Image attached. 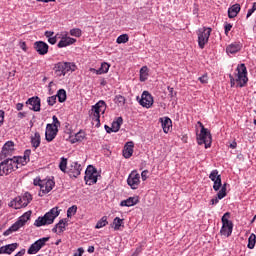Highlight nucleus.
<instances>
[{
  "instance_id": "f257e3e1",
  "label": "nucleus",
  "mask_w": 256,
  "mask_h": 256,
  "mask_svg": "<svg viewBox=\"0 0 256 256\" xmlns=\"http://www.w3.org/2000/svg\"><path fill=\"white\" fill-rule=\"evenodd\" d=\"M229 77L231 87H245L249 81V78L247 77V66H245V64L238 65L234 75L230 74Z\"/></svg>"
},
{
  "instance_id": "f03ea898",
  "label": "nucleus",
  "mask_w": 256,
  "mask_h": 256,
  "mask_svg": "<svg viewBox=\"0 0 256 256\" xmlns=\"http://www.w3.org/2000/svg\"><path fill=\"white\" fill-rule=\"evenodd\" d=\"M59 217V208L54 207L49 212H47L44 216L38 217L34 225L35 227H43L45 225H53L55 223V219Z\"/></svg>"
},
{
  "instance_id": "7ed1b4c3",
  "label": "nucleus",
  "mask_w": 256,
  "mask_h": 256,
  "mask_svg": "<svg viewBox=\"0 0 256 256\" xmlns=\"http://www.w3.org/2000/svg\"><path fill=\"white\" fill-rule=\"evenodd\" d=\"M106 109L107 104L103 100H100L98 103L92 106V109L89 113L93 124L96 125V127H99L101 125V113H105Z\"/></svg>"
},
{
  "instance_id": "20e7f679",
  "label": "nucleus",
  "mask_w": 256,
  "mask_h": 256,
  "mask_svg": "<svg viewBox=\"0 0 256 256\" xmlns=\"http://www.w3.org/2000/svg\"><path fill=\"white\" fill-rule=\"evenodd\" d=\"M77 71V65L73 62H58L54 66V73L56 77H65L67 73Z\"/></svg>"
},
{
  "instance_id": "39448f33",
  "label": "nucleus",
  "mask_w": 256,
  "mask_h": 256,
  "mask_svg": "<svg viewBox=\"0 0 256 256\" xmlns=\"http://www.w3.org/2000/svg\"><path fill=\"white\" fill-rule=\"evenodd\" d=\"M31 219V211L24 213L22 216L19 217L18 221H16L9 229H7L3 235L4 237H8L15 233L16 231L20 230L21 227H24L25 223H27Z\"/></svg>"
},
{
  "instance_id": "423d86ee",
  "label": "nucleus",
  "mask_w": 256,
  "mask_h": 256,
  "mask_svg": "<svg viewBox=\"0 0 256 256\" xmlns=\"http://www.w3.org/2000/svg\"><path fill=\"white\" fill-rule=\"evenodd\" d=\"M198 124L201 127L200 134L197 136L198 145H205V149H209V147H211V143H213L211 132L205 128L203 123L198 122Z\"/></svg>"
},
{
  "instance_id": "0eeeda50",
  "label": "nucleus",
  "mask_w": 256,
  "mask_h": 256,
  "mask_svg": "<svg viewBox=\"0 0 256 256\" xmlns=\"http://www.w3.org/2000/svg\"><path fill=\"white\" fill-rule=\"evenodd\" d=\"M31 201H33V196L29 192H26L22 197L18 196L13 199L8 205L13 209H21L27 207Z\"/></svg>"
},
{
  "instance_id": "6e6552de",
  "label": "nucleus",
  "mask_w": 256,
  "mask_h": 256,
  "mask_svg": "<svg viewBox=\"0 0 256 256\" xmlns=\"http://www.w3.org/2000/svg\"><path fill=\"white\" fill-rule=\"evenodd\" d=\"M231 218V213L226 212L222 216V227L220 229V234L224 237H231V233H233V222L229 219Z\"/></svg>"
},
{
  "instance_id": "1a4fd4ad",
  "label": "nucleus",
  "mask_w": 256,
  "mask_h": 256,
  "mask_svg": "<svg viewBox=\"0 0 256 256\" xmlns=\"http://www.w3.org/2000/svg\"><path fill=\"white\" fill-rule=\"evenodd\" d=\"M211 31H213V29L209 27H202L197 30L198 47L200 49H205V45L209 43V37H211Z\"/></svg>"
},
{
  "instance_id": "9d476101",
  "label": "nucleus",
  "mask_w": 256,
  "mask_h": 256,
  "mask_svg": "<svg viewBox=\"0 0 256 256\" xmlns=\"http://www.w3.org/2000/svg\"><path fill=\"white\" fill-rule=\"evenodd\" d=\"M47 241H49V237H43L35 241L27 250L28 255H37V252L41 251V249L45 247Z\"/></svg>"
},
{
  "instance_id": "9b49d317",
  "label": "nucleus",
  "mask_w": 256,
  "mask_h": 256,
  "mask_svg": "<svg viewBox=\"0 0 256 256\" xmlns=\"http://www.w3.org/2000/svg\"><path fill=\"white\" fill-rule=\"evenodd\" d=\"M84 181L86 185H95L97 183V169L93 166H89L85 171Z\"/></svg>"
},
{
  "instance_id": "f8f14e48",
  "label": "nucleus",
  "mask_w": 256,
  "mask_h": 256,
  "mask_svg": "<svg viewBox=\"0 0 256 256\" xmlns=\"http://www.w3.org/2000/svg\"><path fill=\"white\" fill-rule=\"evenodd\" d=\"M127 184L131 189H139V185L141 184V175L137 173L136 170H133L127 178Z\"/></svg>"
},
{
  "instance_id": "ddd939ff",
  "label": "nucleus",
  "mask_w": 256,
  "mask_h": 256,
  "mask_svg": "<svg viewBox=\"0 0 256 256\" xmlns=\"http://www.w3.org/2000/svg\"><path fill=\"white\" fill-rule=\"evenodd\" d=\"M2 164V174L9 175L13 173V171H17V166L13 158H8L1 162Z\"/></svg>"
},
{
  "instance_id": "4468645a",
  "label": "nucleus",
  "mask_w": 256,
  "mask_h": 256,
  "mask_svg": "<svg viewBox=\"0 0 256 256\" xmlns=\"http://www.w3.org/2000/svg\"><path fill=\"white\" fill-rule=\"evenodd\" d=\"M53 187H55V181H53V179H44L40 188L41 192L39 193V197H43V195L51 193V191H53Z\"/></svg>"
},
{
  "instance_id": "2eb2a0df",
  "label": "nucleus",
  "mask_w": 256,
  "mask_h": 256,
  "mask_svg": "<svg viewBox=\"0 0 256 256\" xmlns=\"http://www.w3.org/2000/svg\"><path fill=\"white\" fill-rule=\"evenodd\" d=\"M15 151V143L13 141H7L1 151V159H5L13 155Z\"/></svg>"
},
{
  "instance_id": "dca6fc26",
  "label": "nucleus",
  "mask_w": 256,
  "mask_h": 256,
  "mask_svg": "<svg viewBox=\"0 0 256 256\" xmlns=\"http://www.w3.org/2000/svg\"><path fill=\"white\" fill-rule=\"evenodd\" d=\"M153 102V96L148 91H144L139 101L140 105L150 109V107H153Z\"/></svg>"
},
{
  "instance_id": "f3484780",
  "label": "nucleus",
  "mask_w": 256,
  "mask_h": 256,
  "mask_svg": "<svg viewBox=\"0 0 256 256\" xmlns=\"http://www.w3.org/2000/svg\"><path fill=\"white\" fill-rule=\"evenodd\" d=\"M81 171H83V166L77 162H72L68 170V175L71 178L74 177V179H77L81 175Z\"/></svg>"
},
{
  "instance_id": "a211bd4d",
  "label": "nucleus",
  "mask_w": 256,
  "mask_h": 256,
  "mask_svg": "<svg viewBox=\"0 0 256 256\" xmlns=\"http://www.w3.org/2000/svg\"><path fill=\"white\" fill-rule=\"evenodd\" d=\"M57 133H59L58 128H54L51 126V124H47L45 132L46 141H48V143H51V141H53V139L57 137Z\"/></svg>"
},
{
  "instance_id": "6ab92c4d",
  "label": "nucleus",
  "mask_w": 256,
  "mask_h": 256,
  "mask_svg": "<svg viewBox=\"0 0 256 256\" xmlns=\"http://www.w3.org/2000/svg\"><path fill=\"white\" fill-rule=\"evenodd\" d=\"M34 49L39 55H47L49 53V44L43 41H37L34 43Z\"/></svg>"
},
{
  "instance_id": "aec40b11",
  "label": "nucleus",
  "mask_w": 256,
  "mask_h": 256,
  "mask_svg": "<svg viewBox=\"0 0 256 256\" xmlns=\"http://www.w3.org/2000/svg\"><path fill=\"white\" fill-rule=\"evenodd\" d=\"M26 105H30V109L32 111H41V98L37 96L29 98L26 102Z\"/></svg>"
},
{
  "instance_id": "412c9836",
  "label": "nucleus",
  "mask_w": 256,
  "mask_h": 256,
  "mask_svg": "<svg viewBox=\"0 0 256 256\" xmlns=\"http://www.w3.org/2000/svg\"><path fill=\"white\" fill-rule=\"evenodd\" d=\"M243 49V44L240 42H233L226 47L227 55H235V53H239V51Z\"/></svg>"
},
{
  "instance_id": "4be33fe9",
  "label": "nucleus",
  "mask_w": 256,
  "mask_h": 256,
  "mask_svg": "<svg viewBox=\"0 0 256 256\" xmlns=\"http://www.w3.org/2000/svg\"><path fill=\"white\" fill-rule=\"evenodd\" d=\"M74 43H77V39L69 36H62L61 40L57 44V47L59 49H63V47H69V45H73Z\"/></svg>"
},
{
  "instance_id": "5701e85b",
  "label": "nucleus",
  "mask_w": 256,
  "mask_h": 256,
  "mask_svg": "<svg viewBox=\"0 0 256 256\" xmlns=\"http://www.w3.org/2000/svg\"><path fill=\"white\" fill-rule=\"evenodd\" d=\"M159 122L161 123L164 133H169V131H171V127H173V121H171V118L162 117L159 118Z\"/></svg>"
},
{
  "instance_id": "b1692460",
  "label": "nucleus",
  "mask_w": 256,
  "mask_h": 256,
  "mask_svg": "<svg viewBox=\"0 0 256 256\" xmlns=\"http://www.w3.org/2000/svg\"><path fill=\"white\" fill-rule=\"evenodd\" d=\"M135 147V143L133 141L127 142L123 149V157L125 159H131L133 157V148Z\"/></svg>"
},
{
  "instance_id": "393cba45",
  "label": "nucleus",
  "mask_w": 256,
  "mask_h": 256,
  "mask_svg": "<svg viewBox=\"0 0 256 256\" xmlns=\"http://www.w3.org/2000/svg\"><path fill=\"white\" fill-rule=\"evenodd\" d=\"M67 225H68L67 219H61V220L55 225V227L52 229V232H53V233L61 234V233L65 232V229H66Z\"/></svg>"
},
{
  "instance_id": "a878e982",
  "label": "nucleus",
  "mask_w": 256,
  "mask_h": 256,
  "mask_svg": "<svg viewBox=\"0 0 256 256\" xmlns=\"http://www.w3.org/2000/svg\"><path fill=\"white\" fill-rule=\"evenodd\" d=\"M139 203V196L129 197L126 200L120 202L121 207H133Z\"/></svg>"
},
{
  "instance_id": "bb28decb",
  "label": "nucleus",
  "mask_w": 256,
  "mask_h": 256,
  "mask_svg": "<svg viewBox=\"0 0 256 256\" xmlns=\"http://www.w3.org/2000/svg\"><path fill=\"white\" fill-rule=\"evenodd\" d=\"M241 11V5L240 4H234L228 9V17L229 19H235L237 15H239V12Z\"/></svg>"
},
{
  "instance_id": "cd10ccee",
  "label": "nucleus",
  "mask_w": 256,
  "mask_h": 256,
  "mask_svg": "<svg viewBox=\"0 0 256 256\" xmlns=\"http://www.w3.org/2000/svg\"><path fill=\"white\" fill-rule=\"evenodd\" d=\"M31 145L34 149H37L41 145V134L39 132H35L33 136H31Z\"/></svg>"
},
{
  "instance_id": "c85d7f7f",
  "label": "nucleus",
  "mask_w": 256,
  "mask_h": 256,
  "mask_svg": "<svg viewBox=\"0 0 256 256\" xmlns=\"http://www.w3.org/2000/svg\"><path fill=\"white\" fill-rule=\"evenodd\" d=\"M12 159L16 165V169H21V167H23L29 163L28 160H25V158L21 157V156L13 157Z\"/></svg>"
},
{
  "instance_id": "c756f323",
  "label": "nucleus",
  "mask_w": 256,
  "mask_h": 256,
  "mask_svg": "<svg viewBox=\"0 0 256 256\" xmlns=\"http://www.w3.org/2000/svg\"><path fill=\"white\" fill-rule=\"evenodd\" d=\"M123 221L124 220L119 217L114 218L113 223H112V227H113L114 231H119V230H121V227H125Z\"/></svg>"
},
{
  "instance_id": "7c9ffc66",
  "label": "nucleus",
  "mask_w": 256,
  "mask_h": 256,
  "mask_svg": "<svg viewBox=\"0 0 256 256\" xmlns=\"http://www.w3.org/2000/svg\"><path fill=\"white\" fill-rule=\"evenodd\" d=\"M121 125H123V118L118 117L117 120L112 123L113 133H117V131H119V129H121Z\"/></svg>"
},
{
  "instance_id": "2f4dec72",
  "label": "nucleus",
  "mask_w": 256,
  "mask_h": 256,
  "mask_svg": "<svg viewBox=\"0 0 256 256\" xmlns=\"http://www.w3.org/2000/svg\"><path fill=\"white\" fill-rule=\"evenodd\" d=\"M56 97H58L59 103H65V101H67V92L65 89H60L58 90Z\"/></svg>"
},
{
  "instance_id": "473e14b6",
  "label": "nucleus",
  "mask_w": 256,
  "mask_h": 256,
  "mask_svg": "<svg viewBox=\"0 0 256 256\" xmlns=\"http://www.w3.org/2000/svg\"><path fill=\"white\" fill-rule=\"evenodd\" d=\"M6 249V255H11V253H13L17 247H19L18 243H12V244H8L4 246Z\"/></svg>"
},
{
  "instance_id": "72a5a7b5",
  "label": "nucleus",
  "mask_w": 256,
  "mask_h": 256,
  "mask_svg": "<svg viewBox=\"0 0 256 256\" xmlns=\"http://www.w3.org/2000/svg\"><path fill=\"white\" fill-rule=\"evenodd\" d=\"M106 225H109V222L107 221V216H103L96 224L95 229H103V227H106Z\"/></svg>"
},
{
  "instance_id": "f704fd0d",
  "label": "nucleus",
  "mask_w": 256,
  "mask_h": 256,
  "mask_svg": "<svg viewBox=\"0 0 256 256\" xmlns=\"http://www.w3.org/2000/svg\"><path fill=\"white\" fill-rule=\"evenodd\" d=\"M109 67H111V65H109V63L104 62L101 64V67L98 69V75H103L105 73H109Z\"/></svg>"
},
{
  "instance_id": "c9c22d12",
  "label": "nucleus",
  "mask_w": 256,
  "mask_h": 256,
  "mask_svg": "<svg viewBox=\"0 0 256 256\" xmlns=\"http://www.w3.org/2000/svg\"><path fill=\"white\" fill-rule=\"evenodd\" d=\"M209 179L212 180L213 183H215L217 179H221V174H219V170H212L211 173L209 174Z\"/></svg>"
},
{
  "instance_id": "e433bc0d",
  "label": "nucleus",
  "mask_w": 256,
  "mask_h": 256,
  "mask_svg": "<svg viewBox=\"0 0 256 256\" xmlns=\"http://www.w3.org/2000/svg\"><path fill=\"white\" fill-rule=\"evenodd\" d=\"M224 197H227V183H224L218 192V199H224Z\"/></svg>"
},
{
  "instance_id": "4c0bfd02",
  "label": "nucleus",
  "mask_w": 256,
  "mask_h": 256,
  "mask_svg": "<svg viewBox=\"0 0 256 256\" xmlns=\"http://www.w3.org/2000/svg\"><path fill=\"white\" fill-rule=\"evenodd\" d=\"M256 235L251 234L248 238V249H255Z\"/></svg>"
},
{
  "instance_id": "58836bf2",
  "label": "nucleus",
  "mask_w": 256,
  "mask_h": 256,
  "mask_svg": "<svg viewBox=\"0 0 256 256\" xmlns=\"http://www.w3.org/2000/svg\"><path fill=\"white\" fill-rule=\"evenodd\" d=\"M125 101H126L125 96L116 95L114 98V102L120 107H123V105H125Z\"/></svg>"
},
{
  "instance_id": "ea45409f",
  "label": "nucleus",
  "mask_w": 256,
  "mask_h": 256,
  "mask_svg": "<svg viewBox=\"0 0 256 256\" xmlns=\"http://www.w3.org/2000/svg\"><path fill=\"white\" fill-rule=\"evenodd\" d=\"M128 41H129V35L127 34H122L118 36V38L116 39V43H118V45H121L122 43H127Z\"/></svg>"
},
{
  "instance_id": "a19ab883",
  "label": "nucleus",
  "mask_w": 256,
  "mask_h": 256,
  "mask_svg": "<svg viewBox=\"0 0 256 256\" xmlns=\"http://www.w3.org/2000/svg\"><path fill=\"white\" fill-rule=\"evenodd\" d=\"M59 169L63 173H65L67 171V158H65V157L61 158V161H60V164H59Z\"/></svg>"
},
{
  "instance_id": "79ce46f5",
  "label": "nucleus",
  "mask_w": 256,
  "mask_h": 256,
  "mask_svg": "<svg viewBox=\"0 0 256 256\" xmlns=\"http://www.w3.org/2000/svg\"><path fill=\"white\" fill-rule=\"evenodd\" d=\"M70 35L72 37H81V35H83V32L79 28H73L70 30Z\"/></svg>"
},
{
  "instance_id": "37998d69",
  "label": "nucleus",
  "mask_w": 256,
  "mask_h": 256,
  "mask_svg": "<svg viewBox=\"0 0 256 256\" xmlns=\"http://www.w3.org/2000/svg\"><path fill=\"white\" fill-rule=\"evenodd\" d=\"M75 213H77V206L73 205L72 207L68 208L67 217L71 218V217H73V215H75Z\"/></svg>"
},
{
  "instance_id": "c03bdc74",
  "label": "nucleus",
  "mask_w": 256,
  "mask_h": 256,
  "mask_svg": "<svg viewBox=\"0 0 256 256\" xmlns=\"http://www.w3.org/2000/svg\"><path fill=\"white\" fill-rule=\"evenodd\" d=\"M52 121L53 123L50 124L52 127H54V129H59V127H61V122L59 121V119L57 118V116H53L52 117Z\"/></svg>"
},
{
  "instance_id": "a18cd8bd",
  "label": "nucleus",
  "mask_w": 256,
  "mask_h": 256,
  "mask_svg": "<svg viewBox=\"0 0 256 256\" xmlns=\"http://www.w3.org/2000/svg\"><path fill=\"white\" fill-rule=\"evenodd\" d=\"M223 184L221 183V178H218L214 181V185H213V189L214 191H219V189H221V186Z\"/></svg>"
},
{
  "instance_id": "49530a36",
  "label": "nucleus",
  "mask_w": 256,
  "mask_h": 256,
  "mask_svg": "<svg viewBox=\"0 0 256 256\" xmlns=\"http://www.w3.org/2000/svg\"><path fill=\"white\" fill-rule=\"evenodd\" d=\"M198 81H200L202 85H207V83H209V76L207 74H204L198 78Z\"/></svg>"
},
{
  "instance_id": "de8ad7c7",
  "label": "nucleus",
  "mask_w": 256,
  "mask_h": 256,
  "mask_svg": "<svg viewBox=\"0 0 256 256\" xmlns=\"http://www.w3.org/2000/svg\"><path fill=\"white\" fill-rule=\"evenodd\" d=\"M74 139H75L76 142L83 141L85 139V132H78L75 135Z\"/></svg>"
},
{
  "instance_id": "09e8293b",
  "label": "nucleus",
  "mask_w": 256,
  "mask_h": 256,
  "mask_svg": "<svg viewBox=\"0 0 256 256\" xmlns=\"http://www.w3.org/2000/svg\"><path fill=\"white\" fill-rule=\"evenodd\" d=\"M47 103H48V105H50V107H53V105H55V103H57V96L48 97Z\"/></svg>"
},
{
  "instance_id": "8fccbe9b",
  "label": "nucleus",
  "mask_w": 256,
  "mask_h": 256,
  "mask_svg": "<svg viewBox=\"0 0 256 256\" xmlns=\"http://www.w3.org/2000/svg\"><path fill=\"white\" fill-rule=\"evenodd\" d=\"M255 11H256V2H254L252 5V8L248 10L246 15L247 19H249V17H251Z\"/></svg>"
},
{
  "instance_id": "3c124183",
  "label": "nucleus",
  "mask_w": 256,
  "mask_h": 256,
  "mask_svg": "<svg viewBox=\"0 0 256 256\" xmlns=\"http://www.w3.org/2000/svg\"><path fill=\"white\" fill-rule=\"evenodd\" d=\"M31 150H25V152H24V156H23V158H24V160H26V161H28V162H30L31 161Z\"/></svg>"
},
{
  "instance_id": "603ef678",
  "label": "nucleus",
  "mask_w": 256,
  "mask_h": 256,
  "mask_svg": "<svg viewBox=\"0 0 256 256\" xmlns=\"http://www.w3.org/2000/svg\"><path fill=\"white\" fill-rule=\"evenodd\" d=\"M3 123H5V111L0 110V127H3Z\"/></svg>"
},
{
  "instance_id": "864d4df0",
  "label": "nucleus",
  "mask_w": 256,
  "mask_h": 256,
  "mask_svg": "<svg viewBox=\"0 0 256 256\" xmlns=\"http://www.w3.org/2000/svg\"><path fill=\"white\" fill-rule=\"evenodd\" d=\"M224 29H225V35H229V31H231V29H233V25L226 23L224 26Z\"/></svg>"
},
{
  "instance_id": "5fc2aeb1",
  "label": "nucleus",
  "mask_w": 256,
  "mask_h": 256,
  "mask_svg": "<svg viewBox=\"0 0 256 256\" xmlns=\"http://www.w3.org/2000/svg\"><path fill=\"white\" fill-rule=\"evenodd\" d=\"M168 91H169V97L171 99H173V97H175V95H177V92H175V90L173 89V87L168 86Z\"/></svg>"
},
{
  "instance_id": "6e6d98bb",
  "label": "nucleus",
  "mask_w": 256,
  "mask_h": 256,
  "mask_svg": "<svg viewBox=\"0 0 256 256\" xmlns=\"http://www.w3.org/2000/svg\"><path fill=\"white\" fill-rule=\"evenodd\" d=\"M34 185L40 187V189H41V187L43 185V180H41V178H35Z\"/></svg>"
},
{
  "instance_id": "4d7b16f0",
  "label": "nucleus",
  "mask_w": 256,
  "mask_h": 256,
  "mask_svg": "<svg viewBox=\"0 0 256 256\" xmlns=\"http://www.w3.org/2000/svg\"><path fill=\"white\" fill-rule=\"evenodd\" d=\"M221 200V198H219V193H217V196L215 198H213L210 203L211 205H217V203H219V201Z\"/></svg>"
},
{
  "instance_id": "13d9d810",
  "label": "nucleus",
  "mask_w": 256,
  "mask_h": 256,
  "mask_svg": "<svg viewBox=\"0 0 256 256\" xmlns=\"http://www.w3.org/2000/svg\"><path fill=\"white\" fill-rule=\"evenodd\" d=\"M48 43H50V45H55V43H57V36L48 38Z\"/></svg>"
},
{
  "instance_id": "bf43d9fd",
  "label": "nucleus",
  "mask_w": 256,
  "mask_h": 256,
  "mask_svg": "<svg viewBox=\"0 0 256 256\" xmlns=\"http://www.w3.org/2000/svg\"><path fill=\"white\" fill-rule=\"evenodd\" d=\"M148 174H149V171H147V170L142 171V173H141L142 181H147Z\"/></svg>"
},
{
  "instance_id": "052dcab7",
  "label": "nucleus",
  "mask_w": 256,
  "mask_h": 256,
  "mask_svg": "<svg viewBox=\"0 0 256 256\" xmlns=\"http://www.w3.org/2000/svg\"><path fill=\"white\" fill-rule=\"evenodd\" d=\"M45 37H47V39H50L51 37H53V35H55V32L53 31H46L44 33Z\"/></svg>"
},
{
  "instance_id": "680f3d73",
  "label": "nucleus",
  "mask_w": 256,
  "mask_h": 256,
  "mask_svg": "<svg viewBox=\"0 0 256 256\" xmlns=\"http://www.w3.org/2000/svg\"><path fill=\"white\" fill-rule=\"evenodd\" d=\"M85 253V250L83 248H78V253H75L74 256H83Z\"/></svg>"
},
{
  "instance_id": "e2e57ef3",
  "label": "nucleus",
  "mask_w": 256,
  "mask_h": 256,
  "mask_svg": "<svg viewBox=\"0 0 256 256\" xmlns=\"http://www.w3.org/2000/svg\"><path fill=\"white\" fill-rule=\"evenodd\" d=\"M140 75H147V66H143L140 69Z\"/></svg>"
},
{
  "instance_id": "0e129e2a",
  "label": "nucleus",
  "mask_w": 256,
  "mask_h": 256,
  "mask_svg": "<svg viewBox=\"0 0 256 256\" xmlns=\"http://www.w3.org/2000/svg\"><path fill=\"white\" fill-rule=\"evenodd\" d=\"M20 48L23 49L25 52H27V43L20 42Z\"/></svg>"
},
{
  "instance_id": "69168bd1",
  "label": "nucleus",
  "mask_w": 256,
  "mask_h": 256,
  "mask_svg": "<svg viewBox=\"0 0 256 256\" xmlns=\"http://www.w3.org/2000/svg\"><path fill=\"white\" fill-rule=\"evenodd\" d=\"M24 117H27V113H25V112L18 113V119H24Z\"/></svg>"
},
{
  "instance_id": "338daca9",
  "label": "nucleus",
  "mask_w": 256,
  "mask_h": 256,
  "mask_svg": "<svg viewBox=\"0 0 256 256\" xmlns=\"http://www.w3.org/2000/svg\"><path fill=\"white\" fill-rule=\"evenodd\" d=\"M26 253L25 249H21L17 254H15L14 256H24Z\"/></svg>"
},
{
  "instance_id": "774afa93",
  "label": "nucleus",
  "mask_w": 256,
  "mask_h": 256,
  "mask_svg": "<svg viewBox=\"0 0 256 256\" xmlns=\"http://www.w3.org/2000/svg\"><path fill=\"white\" fill-rule=\"evenodd\" d=\"M16 109H17V111H23V103H17Z\"/></svg>"
}]
</instances>
